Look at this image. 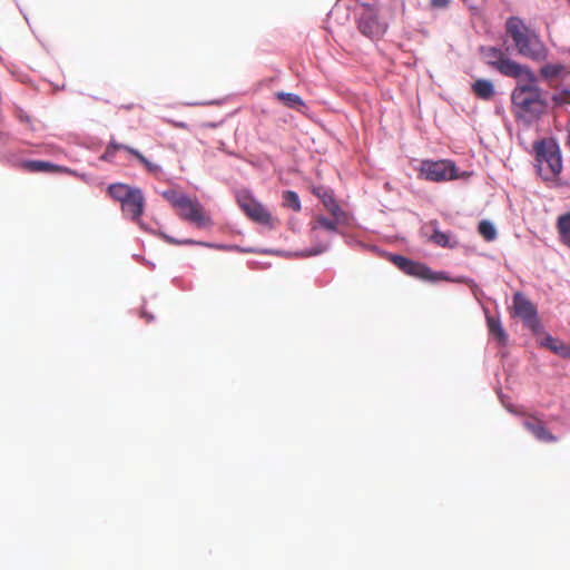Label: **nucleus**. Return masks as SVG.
Instances as JSON below:
<instances>
[{
    "label": "nucleus",
    "instance_id": "nucleus-1",
    "mask_svg": "<svg viewBox=\"0 0 570 570\" xmlns=\"http://www.w3.org/2000/svg\"><path fill=\"white\" fill-rule=\"evenodd\" d=\"M505 30L512 38L519 55L531 60L540 61L547 58V48L539 36L530 30L518 17H511L505 22Z\"/></svg>",
    "mask_w": 570,
    "mask_h": 570
},
{
    "label": "nucleus",
    "instance_id": "nucleus-2",
    "mask_svg": "<svg viewBox=\"0 0 570 570\" xmlns=\"http://www.w3.org/2000/svg\"><path fill=\"white\" fill-rule=\"evenodd\" d=\"M528 81V85H520L514 88L511 95V101L515 116L530 124L540 118L547 105L542 98L540 88L534 85L535 80Z\"/></svg>",
    "mask_w": 570,
    "mask_h": 570
},
{
    "label": "nucleus",
    "instance_id": "nucleus-3",
    "mask_svg": "<svg viewBox=\"0 0 570 570\" xmlns=\"http://www.w3.org/2000/svg\"><path fill=\"white\" fill-rule=\"evenodd\" d=\"M535 168L546 181H554L562 171L560 147L553 138H542L532 145Z\"/></svg>",
    "mask_w": 570,
    "mask_h": 570
},
{
    "label": "nucleus",
    "instance_id": "nucleus-4",
    "mask_svg": "<svg viewBox=\"0 0 570 570\" xmlns=\"http://www.w3.org/2000/svg\"><path fill=\"white\" fill-rule=\"evenodd\" d=\"M480 55L487 65L495 68L503 76L511 78L524 77L530 81L537 80L534 73L528 67L505 58L499 48L483 46L480 48Z\"/></svg>",
    "mask_w": 570,
    "mask_h": 570
},
{
    "label": "nucleus",
    "instance_id": "nucleus-5",
    "mask_svg": "<svg viewBox=\"0 0 570 570\" xmlns=\"http://www.w3.org/2000/svg\"><path fill=\"white\" fill-rule=\"evenodd\" d=\"M415 169L420 179L434 183H443L470 177V174L466 171L460 174L454 161L450 159H423L420 161L419 167Z\"/></svg>",
    "mask_w": 570,
    "mask_h": 570
},
{
    "label": "nucleus",
    "instance_id": "nucleus-6",
    "mask_svg": "<svg viewBox=\"0 0 570 570\" xmlns=\"http://www.w3.org/2000/svg\"><path fill=\"white\" fill-rule=\"evenodd\" d=\"M177 210L181 219L198 228H208L213 226V220L209 214L197 199L188 197Z\"/></svg>",
    "mask_w": 570,
    "mask_h": 570
},
{
    "label": "nucleus",
    "instance_id": "nucleus-7",
    "mask_svg": "<svg viewBox=\"0 0 570 570\" xmlns=\"http://www.w3.org/2000/svg\"><path fill=\"white\" fill-rule=\"evenodd\" d=\"M511 315L523 321L527 327L533 332H538L540 321L538 318L537 307L522 293L518 292L513 295V305Z\"/></svg>",
    "mask_w": 570,
    "mask_h": 570
},
{
    "label": "nucleus",
    "instance_id": "nucleus-8",
    "mask_svg": "<svg viewBox=\"0 0 570 570\" xmlns=\"http://www.w3.org/2000/svg\"><path fill=\"white\" fill-rule=\"evenodd\" d=\"M392 262L405 274L425 281L448 279L442 273H433L425 264L411 261L404 256L395 255Z\"/></svg>",
    "mask_w": 570,
    "mask_h": 570
},
{
    "label": "nucleus",
    "instance_id": "nucleus-9",
    "mask_svg": "<svg viewBox=\"0 0 570 570\" xmlns=\"http://www.w3.org/2000/svg\"><path fill=\"white\" fill-rule=\"evenodd\" d=\"M238 204L244 213L255 223L271 227L274 225L271 213L250 195L238 196Z\"/></svg>",
    "mask_w": 570,
    "mask_h": 570
},
{
    "label": "nucleus",
    "instance_id": "nucleus-10",
    "mask_svg": "<svg viewBox=\"0 0 570 570\" xmlns=\"http://www.w3.org/2000/svg\"><path fill=\"white\" fill-rule=\"evenodd\" d=\"M511 412L524 416L523 428L530 432L538 441L544 443H554L558 438L552 434L544 425V422L534 414L510 410Z\"/></svg>",
    "mask_w": 570,
    "mask_h": 570
},
{
    "label": "nucleus",
    "instance_id": "nucleus-11",
    "mask_svg": "<svg viewBox=\"0 0 570 570\" xmlns=\"http://www.w3.org/2000/svg\"><path fill=\"white\" fill-rule=\"evenodd\" d=\"M360 32L368 38H380L385 32V27L379 21L372 9H366L357 21Z\"/></svg>",
    "mask_w": 570,
    "mask_h": 570
},
{
    "label": "nucleus",
    "instance_id": "nucleus-12",
    "mask_svg": "<svg viewBox=\"0 0 570 570\" xmlns=\"http://www.w3.org/2000/svg\"><path fill=\"white\" fill-rule=\"evenodd\" d=\"M145 207V198L139 188H137L125 203L121 204L124 215L134 222L139 220Z\"/></svg>",
    "mask_w": 570,
    "mask_h": 570
},
{
    "label": "nucleus",
    "instance_id": "nucleus-13",
    "mask_svg": "<svg viewBox=\"0 0 570 570\" xmlns=\"http://www.w3.org/2000/svg\"><path fill=\"white\" fill-rule=\"evenodd\" d=\"M471 91L473 95L482 100H491L494 95V86L489 79H478L471 86Z\"/></svg>",
    "mask_w": 570,
    "mask_h": 570
},
{
    "label": "nucleus",
    "instance_id": "nucleus-14",
    "mask_svg": "<svg viewBox=\"0 0 570 570\" xmlns=\"http://www.w3.org/2000/svg\"><path fill=\"white\" fill-rule=\"evenodd\" d=\"M19 167L28 173H55L60 169L59 166L45 160H24Z\"/></svg>",
    "mask_w": 570,
    "mask_h": 570
},
{
    "label": "nucleus",
    "instance_id": "nucleus-15",
    "mask_svg": "<svg viewBox=\"0 0 570 570\" xmlns=\"http://www.w3.org/2000/svg\"><path fill=\"white\" fill-rule=\"evenodd\" d=\"M487 324L490 335L498 341L501 346L507 345L508 334L504 331L499 318L493 316H487Z\"/></svg>",
    "mask_w": 570,
    "mask_h": 570
},
{
    "label": "nucleus",
    "instance_id": "nucleus-16",
    "mask_svg": "<svg viewBox=\"0 0 570 570\" xmlns=\"http://www.w3.org/2000/svg\"><path fill=\"white\" fill-rule=\"evenodd\" d=\"M137 188H134V187H130L129 185H126V184H121V183H116V184H111L109 185L108 187V195L119 202L120 204L125 203L127 200V198H129L131 196V194L136 190Z\"/></svg>",
    "mask_w": 570,
    "mask_h": 570
},
{
    "label": "nucleus",
    "instance_id": "nucleus-17",
    "mask_svg": "<svg viewBox=\"0 0 570 570\" xmlns=\"http://www.w3.org/2000/svg\"><path fill=\"white\" fill-rule=\"evenodd\" d=\"M556 227L560 242L570 247V212H567L557 218Z\"/></svg>",
    "mask_w": 570,
    "mask_h": 570
},
{
    "label": "nucleus",
    "instance_id": "nucleus-18",
    "mask_svg": "<svg viewBox=\"0 0 570 570\" xmlns=\"http://www.w3.org/2000/svg\"><path fill=\"white\" fill-rule=\"evenodd\" d=\"M275 97L287 108L301 110L305 107L303 99L296 94L278 91L275 94Z\"/></svg>",
    "mask_w": 570,
    "mask_h": 570
},
{
    "label": "nucleus",
    "instance_id": "nucleus-19",
    "mask_svg": "<svg viewBox=\"0 0 570 570\" xmlns=\"http://www.w3.org/2000/svg\"><path fill=\"white\" fill-rule=\"evenodd\" d=\"M544 346H547L549 350L554 352L556 354L560 355L563 358L570 360V346L551 337L548 336L544 341Z\"/></svg>",
    "mask_w": 570,
    "mask_h": 570
},
{
    "label": "nucleus",
    "instance_id": "nucleus-20",
    "mask_svg": "<svg viewBox=\"0 0 570 570\" xmlns=\"http://www.w3.org/2000/svg\"><path fill=\"white\" fill-rule=\"evenodd\" d=\"M338 218H326L324 216H316L312 224V230L315 232L318 228L325 229L327 232L334 233L337 230Z\"/></svg>",
    "mask_w": 570,
    "mask_h": 570
},
{
    "label": "nucleus",
    "instance_id": "nucleus-21",
    "mask_svg": "<svg viewBox=\"0 0 570 570\" xmlns=\"http://www.w3.org/2000/svg\"><path fill=\"white\" fill-rule=\"evenodd\" d=\"M127 153H129L130 155L136 157L138 159V161L146 168V170L148 173L156 175L161 171L160 166L149 161L139 150H137L135 148H127Z\"/></svg>",
    "mask_w": 570,
    "mask_h": 570
},
{
    "label": "nucleus",
    "instance_id": "nucleus-22",
    "mask_svg": "<svg viewBox=\"0 0 570 570\" xmlns=\"http://www.w3.org/2000/svg\"><path fill=\"white\" fill-rule=\"evenodd\" d=\"M283 206L286 208H291L294 212L298 213L302 209L301 200L297 193L293 190H286L283 193Z\"/></svg>",
    "mask_w": 570,
    "mask_h": 570
},
{
    "label": "nucleus",
    "instance_id": "nucleus-23",
    "mask_svg": "<svg viewBox=\"0 0 570 570\" xmlns=\"http://www.w3.org/2000/svg\"><path fill=\"white\" fill-rule=\"evenodd\" d=\"M566 67L561 63H549L541 68L540 72L544 78L552 79L559 77Z\"/></svg>",
    "mask_w": 570,
    "mask_h": 570
},
{
    "label": "nucleus",
    "instance_id": "nucleus-24",
    "mask_svg": "<svg viewBox=\"0 0 570 570\" xmlns=\"http://www.w3.org/2000/svg\"><path fill=\"white\" fill-rule=\"evenodd\" d=\"M478 232L488 242L497 237V230L493 224L489 220H481L478 226Z\"/></svg>",
    "mask_w": 570,
    "mask_h": 570
},
{
    "label": "nucleus",
    "instance_id": "nucleus-25",
    "mask_svg": "<svg viewBox=\"0 0 570 570\" xmlns=\"http://www.w3.org/2000/svg\"><path fill=\"white\" fill-rule=\"evenodd\" d=\"M163 196L176 209H178L179 206L188 198L187 195L176 190H166L163 193Z\"/></svg>",
    "mask_w": 570,
    "mask_h": 570
},
{
    "label": "nucleus",
    "instance_id": "nucleus-26",
    "mask_svg": "<svg viewBox=\"0 0 570 570\" xmlns=\"http://www.w3.org/2000/svg\"><path fill=\"white\" fill-rule=\"evenodd\" d=\"M127 148H130V147L126 146V145H122V144H118L115 140H111L109 142V145L107 146V148H106L104 155L101 156V158L104 160H111L115 157V154L118 150H126L127 151Z\"/></svg>",
    "mask_w": 570,
    "mask_h": 570
},
{
    "label": "nucleus",
    "instance_id": "nucleus-27",
    "mask_svg": "<svg viewBox=\"0 0 570 570\" xmlns=\"http://www.w3.org/2000/svg\"><path fill=\"white\" fill-rule=\"evenodd\" d=\"M431 239L433 240V243L442 247L454 246L453 244L450 243V236L441 230H434L433 235L431 236Z\"/></svg>",
    "mask_w": 570,
    "mask_h": 570
},
{
    "label": "nucleus",
    "instance_id": "nucleus-28",
    "mask_svg": "<svg viewBox=\"0 0 570 570\" xmlns=\"http://www.w3.org/2000/svg\"><path fill=\"white\" fill-rule=\"evenodd\" d=\"M324 206L331 213V215L335 218H340V216L343 215L342 208L333 198H330L328 200H324Z\"/></svg>",
    "mask_w": 570,
    "mask_h": 570
},
{
    "label": "nucleus",
    "instance_id": "nucleus-29",
    "mask_svg": "<svg viewBox=\"0 0 570 570\" xmlns=\"http://www.w3.org/2000/svg\"><path fill=\"white\" fill-rule=\"evenodd\" d=\"M161 237L169 244H173V245H183V244H197L196 242L191 240V239H185V240H178V239H175L168 235H165V234H161ZM200 245H204V246H207V247H212V245L209 244H206V243H199Z\"/></svg>",
    "mask_w": 570,
    "mask_h": 570
},
{
    "label": "nucleus",
    "instance_id": "nucleus-30",
    "mask_svg": "<svg viewBox=\"0 0 570 570\" xmlns=\"http://www.w3.org/2000/svg\"><path fill=\"white\" fill-rule=\"evenodd\" d=\"M451 0H430V7L432 9H445L450 4Z\"/></svg>",
    "mask_w": 570,
    "mask_h": 570
},
{
    "label": "nucleus",
    "instance_id": "nucleus-31",
    "mask_svg": "<svg viewBox=\"0 0 570 570\" xmlns=\"http://www.w3.org/2000/svg\"><path fill=\"white\" fill-rule=\"evenodd\" d=\"M9 136L7 132L0 130V146H3L8 142Z\"/></svg>",
    "mask_w": 570,
    "mask_h": 570
},
{
    "label": "nucleus",
    "instance_id": "nucleus-32",
    "mask_svg": "<svg viewBox=\"0 0 570 570\" xmlns=\"http://www.w3.org/2000/svg\"><path fill=\"white\" fill-rule=\"evenodd\" d=\"M570 3V0H567Z\"/></svg>",
    "mask_w": 570,
    "mask_h": 570
}]
</instances>
